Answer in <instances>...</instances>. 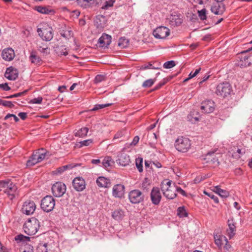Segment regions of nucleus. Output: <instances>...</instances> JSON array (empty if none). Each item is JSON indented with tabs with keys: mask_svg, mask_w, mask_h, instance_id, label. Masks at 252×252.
Returning <instances> with one entry per match:
<instances>
[{
	"mask_svg": "<svg viewBox=\"0 0 252 252\" xmlns=\"http://www.w3.org/2000/svg\"><path fill=\"white\" fill-rule=\"evenodd\" d=\"M0 191H3L10 200H12L17 194V187L10 180L0 181Z\"/></svg>",
	"mask_w": 252,
	"mask_h": 252,
	"instance_id": "1",
	"label": "nucleus"
},
{
	"mask_svg": "<svg viewBox=\"0 0 252 252\" xmlns=\"http://www.w3.org/2000/svg\"><path fill=\"white\" fill-rule=\"evenodd\" d=\"M171 181H163L161 184V189L163 195L168 199H173L177 196L176 186H171Z\"/></svg>",
	"mask_w": 252,
	"mask_h": 252,
	"instance_id": "2",
	"label": "nucleus"
},
{
	"mask_svg": "<svg viewBox=\"0 0 252 252\" xmlns=\"http://www.w3.org/2000/svg\"><path fill=\"white\" fill-rule=\"evenodd\" d=\"M190 141L189 138L185 137H179L175 142L176 149L181 152H187L190 149Z\"/></svg>",
	"mask_w": 252,
	"mask_h": 252,
	"instance_id": "3",
	"label": "nucleus"
},
{
	"mask_svg": "<svg viewBox=\"0 0 252 252\" xmlns=\"http://www.w3.org/2000/svg\"><path fill=\"white\" fill-rule=\"evenodd\" d=\"M232 91V87L229 83H222L217 86L216 94L217 95L224 98L230 95Z\"/></svg>",
	"mask_w": 252,
	"mask_h": 252,
	"instance_id": "4",
	"label": "nucleus"
},
{
	"mask_svg": "<svg viewBox=\"0 0 252 252\" xmlns=\"http://www.w3.org/2000/svg\"><path fill=\"white\" fill-rule=\"evenodd\" d=\"M55 206V200L51 195H47L41 200V208L46 212H49L53 210Z\"/></svg>",
	"mask_w": 252,
	"mask_h": 252,
	"instance_id": "5",
	"label": "nucleus"
},
{
	"mask_svg": "<svg viewBox=\"0 0 252 252\" xmlns=\"http://www.w3.org/2000/svg\"><path fill=\"white\" fill-rule=\"evenodd\" d=\"M39 226V221H25L23 229L25 233L28 235H33L37 232Z\"/></svg>",
	"mask_w": 252,
	"mask_h": 252,
	"instance_id": "6",
	"label": "nucleus"
},
{
	"mask_svg": "<svg viewBox=\"0 0 252 252\" xmlns=\"http://www.w3.org/2000/svg\"><path fill=\"white\" fill-rule=\"evenodd\" d=\"M66 188L64 184L58 182L54 184L52 187V191L56 197L62 196L66 191Z\"/></svg>",
	"mask_w": 252,
	"mask_h": 252,
	"instance_id": "7",
	"label": "nucleus"
},
{
	"mask_svg": "<svg viewBox=\"0 0 252 252\" xmlns=\"http://www.w3.org/2000/svg\"><path fill=\"white\" fill-rule=\"evenodd\" d=\"M153 35L158 39H164L170 34V30L166 27L160 26L153 31Z\"/></svg>",
	"mask_w": 252,
	"mask_h": 252,
	"instance_id": "8",
	"label": "nucleus"
},
{
	"mask_svg": "<svg viewBox=\"0 0 252 252\" xmlns=\"http://www.w3.org/2000/svg\"><path fill=\"white\" fill-rule=\"evenodd\" d=\"M128 198L130 202L133 204H136L142 202L144 200V195L140 190L134 189L129 192Z\"/></svg>",
	"mask_w": 252,
	"mask_h": 252,
	"instance_id": "9",
	"label": "nucleus"
},
{
	"mask_svg": "<svg viewBox=\"0 0 252 252\" xmlns=\"http://www.w3.org/2000/svg\"><path fill=\"white\" fill-rule=\"evenodd\" d=\"M215 108V102L210 99L203 101L200 106V109L203 113H212Z\"/></svg>",
	"mask_w": 252,
	"mask_h": 252,
	"instance_id": "10",
	"label": "nucleus"
},
{
	"mask_svg": "<svg viewBox=\"0 0 252 252\" xmlns=\"http://www.w3.org/2000/svg\"><path fill=\"white\" fill-rule=\"evenodd\" d=\"M36 208V206L33 201L27 200L25 201L22 206V213L27 215H30L33 213Z\"/></svg>",
	"mask_w": 252,
	"mask_h": 252,
	"instance_id": "11",
	"label": "nucleus"
},
{
	"mask_svg": "<svg viewBox=\"0 0 252 252\" xmlns=\"http://www.w3.org/2000/svg\"><path fill=\"white\" fill-rule=\"evenodd\" d=\"M37 32L43 40L47 41H50L53 37L52 29L51 27L43 29V30L38 29Z\"/></svg>",
	"mask_w": 252,
	"mask_h": 252,
	"instance_id": "12",
	"label": "nucleus"
},
{
	"mask_svg": "<svg viewBox=\"0 0 252 252\" xmlns=\"http://www.w3.org/2000/svg\"><path fill=\"white\" fill-rule=\"evenodd\" d=\"M181 17L180 14L178 15L175 12H173L167 18V22L171 26H179L183 22Z\"/></svg>",
	"mask_w": 252,
	"mask_h": 252,
	"instance_id": "13",
	"label": "nucleus"
},
{
	"mask_svg": "<svg viewBox=\"0 0 252 252\" xmlns=\"http://www.w3.org/2000/svg\"><path fill=\"white\" fill-rule=\"evenodd\" d=\"M72 186L74 189L77 191H82L86 188V183L83 178L77 177L73 180Z\"/></svg>",
	"mask_w": 252,
	"mask_h": 252,
	"instance_id": "14",
	"label": "nucleus"
},
{
	"mask_svg": "<svg viewBox=\"0 0 252 252\" xmlns=\"http://www.w3.org/2000/svg\"><path fill=\"white\" fill-rule=\"evenodd\" d=\"M152 202L154 205H158L161 201V195L159 189L158 187H154L150 194Z\"/></svg>",
	"mask_w": 252,
	"mask_h": 252,
	"instance_id": "15",
	"label": "nucleus"
},
{
	"mask_svg": "<svg viewBox=\"0 0 252 252\" xmlns=\"http://www.w3.org/2000/svg\"><path fill=\"white\" fill-rule=\"evenodd\" d=\"M248 51H244L238 55V58L240 59L238 65L241 67L250 66L251 64L250 57L246 55Z\"/></svg>",
	"mask_w": 252,
	"mask_h": 252,
	"instance_id": "16",
	"label": "nucleus"
},
{
	"mask_svg": "<svg viewBox=\"0 0 252 252\" xmlns=\"http://www.w3.org/2000/svg\"><path fill=\"white\" fill-rule=\"evenodd\" d=\"M117 163L123 166H126L130 162L129 156L125 152H120L118 155Z\"/></svg>",
	"mask_w": 252,
	"mask_h": 252,
	"instance_id": "17",
	"label": "nucleus"
},
{
	"mask_svg": "<svg viewBox=\"0 0 252 252\" xmlns=\"http://www.w3.org/2000/svg\"><path fill=\"white\" fill-rule=\"evenodd\" d=\"M125 193V187L121 184L114 186L112 189V195L115 197L121 198Z\"/></svg>",
	"mask_w": 252,
	"mask_h": 252,
	"instance_id": "18",
	"label": "nucleus"
},
{
	"mask_svg": "<svg viewBox=\"0 0 252 252\" xmlns=\"http://www.w3.org/2000/svg\"><path fill=\"white\" fill-rule=\"evenodd\" d=\"M112 37L110 35L103 33L98 40V43L100 47H107L111 43Z\"/></svg>",
	"mask_w": 252,
	"mask_h": 252,
	"instance_id": "19",
	"label": "nucleus"
},
{
	"mask_svg": "<svg viewBox=\"0 0 252 252\" xmlns=\"http://www.w3.org/2000/svg\"><path fill=\"white\" fill-rule=\"evenodd\" d=\"M18 76V70L13 67H10L6 69L5 73V77L9 80H15Z\"/></svg>",
	"mask_w": 252,
	"mask_h": 252,
	"instance_id": "20",
	"label": "nucleus"
},
{
	"mask_svg": "<svg viewBox=\"0 0 252 252\" xmlns=\"http://www.w3.org/2000/svg\"><path fill=\"white\" fill-rule=\"evenodd\" d=\"M211 10L216 15H221L225 10V7L222 3L217 1L212 5Z\"/></svg>",
	"mask_w": 252,
	"mask_h": 252,
	"instance_id": "21",
	"label": "nucleus"
},
{
	"mask_svg": "<svg viewBox=\"0 0 252 252\" xmlns=\"http://www.w3.org/2000/svg\"><path fill=\"white\" fill-rule=\"evenodd\" d=\"M1 57L5 61H10L12 60L15 57L14 51L11 48L4 49L2 52Z\"/></svg>",
	"mask_w": 252,
	"mask_h": 252,
	"instance_id": "22",
	"label": "nucleus"
},
{
	"mask_svg": "<svg viewBox=\"0 0 252 252\" xmlns=\"http://www.w3.org/2000/svg\"><path fill=\"white\" fill-rule=\"evenodd\" d=\"M96 183L97 185L100 188H109L110 187L111 182L109 179L103 176L99 177Z\"/></svg>",
	"mask_w": 252,
	"mask_h": 252,
	"instance_id": "23",
	"label": "nucleus"
},
{
	"mask_svg": "<svg viewBox=\"0 0 252 252\" xmlns=\"http://www.w3.org/2000/svg\"><path fill=\"white\" fill-rule=\"evenodd\" d=\"M228 225V228L226 230V235L230 239L232 238L236 234V223L232 221L231 223H229Z\"/></svg>",
	"mask_w": 252,
	"mask_h": 252,
	"instance_id": "24",
	"label": "nucleus"
},
{
	"mask_svg": "<svg viewBox=\"0 0 252 252\" xmlns=\"http://www.w3.org/2000/svg\"><path fill=\"white\" fill-rule=\"evenodd\" d=\"M204 159L207 160L206 162L219 164L218 159L216 157L214 152H208L205 156Z\"/></svg>",
	"mask_w": 252,
	"mask_h": 252,
	"instance_id": "25",
	"label": "nucleus"
},
{
	"mask_svg": "<svg viewBox=\"0 0 252 252\" xmlns=\"http://www.w3.org/2000/svg\"><path fill=\"white\" fill-rule=\"evenodd\" d=\"M30 61L32 63L36 65H40L42 63L41 59L36 55L35 52H32L29 57Z\"/></svg>",
	"mask_w": 252,
	"mask_h": 252,
	"instance_id": "26",
	"label": "nucleus"
},
{
	"mask_svg": "<svg viewBox=\"0 0 252 252\" xmlns=\"http://www.w3.org/2000/svg\"><path fill=\"white\" fill-rule=\"evenodd\" d=\"M37 49L44 55H47L50 54V49L47 45L43 42H38L37 43Z\"/></svg>",
	"mask_w": 252,
	"mask_h": 252,
	"instance_id": "27",
	"label": "nucleus"
},
{
	"mask_svg": "<svg viewBox=\"0 0 252 252\" xmlns=\"http://www.w3.org/2000/svg\"><path fill=\"white\" fill-rule=\"evenodd\" d=\"M37 154L38 153L35 152H33L30 158L28 160L26 164L28 167L32 166L39 162Z\"/></svg>",
	"mask_w": 252,
	"mask_h": 252,
	"instance_id": "28",
	"label": "nucleus"
},
{
	"mask_svg": "<svg viewBox=\"0 0 252 252\" xmlns=\"http://www.w3.org/2000/svg\"><path fill=\"white\" fill-rule=\"evenodd\" d=\"M125 216V212L121 209H117L112 214L113 219L116 220H123Z\"/></svg>",
	"mask_w": 252,
	"mask_h": 252,
	"instance_id": "29",
	"label": "nucleus"
},
{
	"mask_svg": "<svg viewBox=\"0 0 252 252\" xmlns=\"http://www.w3.org/2000/svg\"><path fill=\"white\" fill-rule=\"evenodd\" d=\"M114 163V161L110 157H106L103 159L101 162V165H99V166H102L104 168H107L112 166Z\"/></svg>",
	"mask_w": 252,
	"mask_h": 252,
	"instance_id": "30",
	"label": "nucleus"
},
{
	"mask_svg": "<svg viewBox=\"0 0 252 252\" xmlns=\"http://www.w3.org/2000/svg\"><path fill=\"white\" fill-rule=\"evenodd\" d=\"M214 191L222 198H226L229 195L228 191L220 189L219 186L215 187Z\"/></svg>",
	"mask_w": 252,
	"mask_h": 252,
	"instance_id": "31",
	"label": "nucleus"
},
{
	"mask_svg": "<svg viewBox=\"0 0 252 252\" xmlns=\"http://www.w3.org/2000/svg\"><path fill=\"white\" fill-rule=\"evenodd\" d=\"M77 2L80 6L87 8L91 6L95 1L94 0H77Z\"/></svg>",
	"mask_w": 252,
	"mask_h": 252,
	"instance_id": "32",
	"label": "nucleus"
},
{
	"mask_svg": "<svg viewBox=\"0 0 252 252\" xmlns=\"http://www.w3.org/2000/svg\"><path fill=\"white\" fill-rule=\"evenodd\" d=\"M74 166H75L73 165L72 164L63 165V166L58 168L56 171H54V174L56 175L61 174L64 171L67 170L71 169L73 168Z\"/></svg>",
	"mask_w": 252,
	"mask_h": 252,
	"instance_id": "33",
	"label": "nucleus"
},
{
	"mask_svg": "<svg viewBox=\"0 0 252 252\" xmlns=\"http://www.w3.org/2000/svg\"><path fill=\"white\" fill-rule=\"evenodd\" d=\"M89 131V128L86 127H82L79 129L75 133V135L76 136H79L80 137H83L87 135Z\"/></svg>",
	"mask_w": 252,
	"mask_h": 252,
	"instance_id": "34",
	"label": "nucleus"
},
{
	"mask_svg": "<svg viewBox=\"0 0 252 252\" xmlns=\"http://www.w3.org/2000/svg\"><path fill=\"white\" fill-rule=\"evenodd\" d=\"M129 43V40L125 37H122L119 39L118 46L122 49L126 48Z\"/></svg>",
	"mask_w": 252,
	"mask_h": 252,
	"instance_id": "35",
	"label": "nucleus"
},
{
	"mask_svg": "<svg viewBox=\"0 0 252 252\" xmlns=\"http://www.w3.org/2000/svg\"><path fill=\"white\" fill-rule=\"evenodd\" d=\"M195 114H196L198 115V112L193 110L191 111L188 116V120L191 123H194L198 121V117H194Z\"/></svg>",
	"mask_w": 252,
	"mask_h": 252,
	"instance_id": "36",
	"label": "nucleus"
},
{
	"mask_svg": "<svg viewBox=\"0 0 252 252\" xmlns=\"http://www.w3.org/2000/svg\"><path fill=\"white\" fill-rule=\"evenodd\" d=\"M115 1V0H105L101 7V9L104 10L108 9L110 7L113 6Z\"/></svg>",
	"mask_w": 252,
	"mask_h": 252,
	"instance_id": "37",
	"label": "nucleus"
},
{
	"mask_svg": "<svg viewBox=\"0 0 252 252\" xmlns=\"http://www.w3.org/2000/svg\"><path fill=\"white\" fill-rule=\"evenodd\" d=\"M177 215L181 218L187 217L188 213L185 207H180L177 209Z\"/></svg>",
	"mask_w": 252,
	"mask_h": 252,
	"instance_id": "38",
	"label": "nucleus"
},
{
	"mask_svg": "<svg viewBox=\"0 0 252 252\" xmlns=\"http://www.w3.org/2000/svg\"><path fill=\"white\" fill-rule=\"evenodd\" d=\"M44 151L45 150L43 149H41L35 151L36 153H38L37 154V156L38 157L39 162L41 161L45 158L46 153Z\"/></svg>",
	"mask_w": 252,
	"mask_h": 252,
	"instance_id": "39",
	"label": "nucleus"
},
{
	"mask_svg": "<svg viewBox=\"0 0 252 252\" xmlns=\"http://www.w3.org/2000/svg\"><path fill=\"white\" fill-rule=\"evenodd\" d=\"M35 9L38 12L42 14H48L52 11L46 7L41 6H36Z\"/></svg>",
	"mask_w": 252,
	"mask_h": 252,
	"instance_id": "40",
	"label": "nucleus"
},
{
	"mask_svg": "<svg viewBox=\"0 0 252 252\" xmlns=\"http://www.w3.org/2000/svg\"><path fill=\"white\" fill-rule=\"evenodd\" d=\"M156 81V79H149L146 80L143 83L142 86L144 88L151 87L154 84Z\"/></svg>",
	"mask_w": 252,
	"mask_h": 252,
	"instance_id": "41",
	"label": "nucleus"
},
{
	"mask_svg": "<svg viewBox=\"0 0 252 252\" xmlns=\"http://www.w3.org/2000/svg\"><path fill=\"white\" fill-rule=\"evenodd\" d=\"M159 68L158 67L153 66L151 63H149L147 64H143L140 67V69L143 70L148 69H158Z\"/></svg>",
	"mask_w": 252,
	"mask_h": 252,
	"instance_id": "42",
	"label": "nucleus"
},
{
	"mask_svg": "<svg viewBox=\"0 0 252 252\" xmlns=\"http://www.w3.org/2000/svg\"><path fill=\"white\" fill-rule=\"evenodd\" d=\"M142 163H143V159L140 158H138L136 159L135 160V164L136 167L138 171L140 172H141L143 171V166H142Z\"/></svg>",
	"mask_w": 252,
	"mask_h": 252,
	"instance_id": "43",
	"label": "nucleus"
},
{
	"mask_svg": "<svg viewBox=\"0 0 252 252\" xmlns=\"http://www.w3.org/2000/svg\"><path fill=\"white\" fill-rule=\"evenodd\" d=\"M112 103H106V104H95L94 108L91 110V111H96L101 109H103L105 107L110 106L112 105Z\"/></svg>",
	"mask_w": 252,
	"mask_h": 252,
	"instance_id": "44",
	"label": "nucleus"
},
{
	"mask_svg": "<svg viewBox=\"0 0 252 252\" xmlns=\"http://www.w3.org/2000/svg\"><path fill=\"white\" fill-rule=\"evenodd\" d=\"M93 143L92 139H87L84 141H80L77 146L79 148H81L83 146H88Z\"/></svg>",
	"mask_w": 252,
	"mask_h": 252,
	"instance_id": "45",
	"label": "nucleus"
},
{
	"mask_svg": "<svg viewBox=\"0 0 252 252\" xmlns=\"http://www.w3.org/2000/svg\"><path fill=\"white\" fill-rule=\"evenodd\" d=\"M198 16L201 20H204L206 19V10L204 8L201 10L198 11Z\"/></svg>",
	"mask_w": 252,
	"mask_h": 252,
	"instance_id": "46",
	"label": "nucleus"
},
{
	"mask_svg": "<svg viewBox=\"0 0 252 252\" xmlns=\"http://www.w3.org/2000/svg\"><path fill=\"white\" fill-rule=\"evenodd\" d=\"M176 65L175 62L174 61H167L164 63L163 66L164 68H171Z\"/></svg>",
	"mask_w": 252,
	"mask_h": 252,
	"instance_id": "47",
	"label": "nucleus"
},
{
	"mask_svg": "<svg viewBox=\"0 0 252 252\" xmlns=\"http://www.w3.org/2000/svg\"><path fill=\"white\" fill-rule=\"evenodd\" d=\"M224 236L220 237L217 235H214L215 243L219 247L221 246L222 245V239L223 238Z\"/></svg>",
	"mask_w": 252,
	"mask_h": 252,
	"instance_id": "48",
	"label": "nucleus"
},
{
	"mask_svg": "<svg viewBox=\"0 0 252 252\" xmlns=\"http://www.w3.org/2000/svg\"><path fill=\"white\" fill-rule=\"evenodd\" d=\"M126 133V131L125 129H122L118 131L114 136L113 140L117 139H119L125 136Z\"/></svg>",
	"mask_w": 252,
	"mask_h": 252,
	"instance_id": "49",
	"label": "nucleus"
},
{
	"mask_svg": "<svg viewBox=\"0 0 252 252\" xmlns=\"http://www.w3.org/2000/svg\"><path fill=\"white\" fill-rule=\"evenodd\" d=\"M62 36L69 39L72 36V32L71 31H63L61 32Z\"/></svg>",
	"mask_w": 252,
	"mask_h": 252,
	"instance_id": "50",
	"label": "nucleus"
},
{
	"mask_svg": "<svg viewBox=\"0 0 252 252\" xmlns=\"http://www.w3.org/2000/svg\"><path fill=\"white\" fill-rule=\"evenodd\" d=\"M0 104L9 108H12L14 106V105L11 101H5L1 99H0Z\"/></svg>",
	"mask_w": 252,
	"mask_h": 252,
	"instance_id": "51",
	"label": "nucleus"
},
{
	"mask_svg": "<svg viewBox=\"0 0 252 252\" xmlns=\"http://www.w3.org/2000/svg\"><path fill=\"white\" fill-rule=\"evenodd\" d=\"M25 239H26V240L29 241L30 237H27V236H25L22 234L18 235L15 237V240L17 241H19L20 242L24 241L25 240Z\"/></svg>",
	"mask_w": 252,
	"mask_h": 252,
	"instance_id": "52",
	"label": "nucleus"
},
{
	"mask_svg": "<svg viewBox=\"0 0 252 252\" xmlns=\"http://www.w3.org/2000/svg\"><path fill=\"white\" fill-rule=\"evenodd\" d=\"M42 97H38L31 99L29 103L32 104H41L42 101Z\"/></svg>",
	"mask_w": 252,
	"mask_h": 252,
	"instance_id": "53",
	"label": "nucleus"
},
{
	"mask_svg": "<svg viewBox=\"0 0 252 252\" xmlns=\"http://www.w3.org/2000/svg\"><path fill=\"white\" fill-rule=\"evenodd\" d=\"M105 79V76L102 75H97L94 79V82L95 84H98L102 81H103Z\"/></svg>",
	"mask_w": 252,
	"mask_h": 252,
	"instance_id": "54",
	"label": "nucleus"
},
{
	"mask_svg": "<svg viewBox=\"0 0 252 252\" xmlns=\"http://www.w3.org/2000/svg\"><path fill=\"white\" fill-rule=\"evenodd\" d=\"M223 239L225 242V246H224V249L229 252H231L232 250L231 246L229 244L228 241L225 237H223Z\"/></svg>",
	"mask_w": 252,
	"mask_h": 252,
	"instance_id": "55",
	"label": "nucleus"
},
{
	"mask_svg": "<svg viewBox=\"0 0 252 252\" xmlns=\"http://www.w3.org/2000/svg\"><path fill=\"white\" fill-rule=\"evenodd\" d=\"M204 193L212 199L215 203H218L219 202V199L218 197L215 196L212 193H207L206 191H204Z\"/></svg>",
	"mask_w": 252,
	"mask_h": 252,
	"instance_id": "56",
	"label": "nucleus"
},
{
	"mask_svg": "<svg viewBox=\"0 0 252 252\" xmlns=\"http://www.w3.org/2000/svg\"><path fill=\"white\" fill-rule=\"evenodd\" d=\"M200 69L201 68H199L198 69H196L194 72H191L189 74V78H192L196 76L200 71Z\"/></svg>",
	"mask_w": 252,
	"mask_h": 252,
	"instance_id": "57",
	"label": "nucleus"
},
{
	"mask_svg": "<svg viewBox=\"0 0 252 252\" xmlns=\"http://www.w3.org/2000/svg\"><path fill=\"white\" fill-rule=\"evenodd\" d=\"M176 192H178L181 193L182 195L184 196H187L186 192L179 187L176 186Z\"/></svg>",
	"mask_w": 252,
	"mask_h": 252,
	"instance_id": "58",
	"label": "nucleus"
},
{
	"mask_svg": "<svg viewBox=\"0 0 252 252\" xmlns=\"http://www.w3.org/2000/svg\"><path fill=\"white\" fill-rule=\"evenodd\" d=\"M0 88L6 91L10 90V88L8 86L7 83L0 84Z\"/></svg>",
	"mask_w": 252,
	"mask_h": 252,
	"instance_id": "59",
	"label": "nucleus"
},
{
	"mask_svg": "<svg viewBox=\"0 0 252 252\" xmlns=\"http://www.w3.org/2000/svg\"><path fill=\"white\" fill-rule=\"evenodd\" d=\"M68 54V53L66 51V49L64 48V47H62L61 49V50L59 53L60 55H63V56H66Z\"/></svg>",
	"mask_w": 252,
	"mask_h": 252,
	"instance_id": "60",
	"label": "nucleus"
},
{
	"mask_svg": "<svg viewBox=\"0 0 252 252\" xmlns=\"http://www.w3.org/2000/svg\"><path fill=\"white\" fill-rule=\"evenodd\" d=\"M27 92H28V90H26L22 92L15 94H13V96H14V97H20L23 95L27 93Z\"/></svg>",
	"mask_w": 252,
	"mask_h": 252,
	"instance_id": "61",
	"label": "nucleus"
},
{
	"mask_svg": "<svg viewBox=\"0 0 252 252\" xmlns=\"http://www.w3.org/2000/svg\"><path fill=\"white\" fill-rule=\"evenodd\" d=\"M139 140V138L138 136H135L130 145H134V146L136 145L137 144V143L138 142Z\"/></svg>",
	"mask_w": 252,
	"mask_h": 252,
	"instance_id": "62",
	"label": "nucleus"
},
{
	"mask_svg": "<svg viewBox=\"0 0 252 252\" xmlns=\"http://www.w3.org/2000/svg\"><path fill=\"white\" fill-rule=\"evenodd\" d=\"M149 186V184L148 183V182L147 181H146V180H145L142 184V188L143 189H146V190H147L149 189V188H148Z\"/></svg>",
	"mask_w": 252,
	"mask_h": 252,
	"instance_id": "63",
	"label": "nucleus"
},
{
	"mask_svg": "<svg viewBox=\"0 0 252 252\" xmlns=\"http://www.w3.org/2000/svg\"><path fill=\"white\" fill-rule=\"evenodd\" d=\"M18 116L20 117L22 120H25L27 117V114L25 112H20L18 114Z\"/></svg>",
	"mask_w": 252,
	"mask_h": 252,
	"instance_id": "64",
	"label": "nucleus"
}]
</instances>
